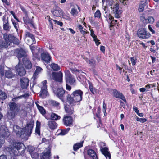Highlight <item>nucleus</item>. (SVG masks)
<instances>
[{
    "mask_svg": "<svg viewBox=\"0 0 159 159\" xmlns=\"http://www.w3.org/2000/svg\"><path fill=\"white\" fill-rule=\"evenodd\" d=\"M50 103L52 106L57 107L59 106V103L54 100H51L50 101Z\"/></svg>",
    "mask_w": 159,
    "mask_h": 159,
    "instance_id": "nucleus-45",
    "label": "nucleus"
},
{
    "mask_svg": "<svg viewBox=\"0 0 159 159\" xmlns=\"http://www.w3.org/2000/svg\"><path fill=\"white\" fill-rule=\"evenodd\" d=\"M93 40L95 41V43L97 46H98L100 44V43L99 42V40L97 38L94 39Z\"/></svg>",
    "mask_w": 159,
    "mask_h": 159,
    "instance_id": "nucleus-59",
    "label": "nucleus"
},
{
    "mask_svg": "<svg viewBox=\"0 0 159 159\" xmlns=\"http://www.w3.org/2000/svg\"><path fill=\"white\" fill-rule=\"evenodd\" d=\"M24 144L23 143L20 142L14 143L13 144V147L11 148V151L13 152L14 155L18 156L20 154L19 151L21 149L22 146Z\"/></svg>",
    "mask_w": 159,
    "mask_h": 159,
    "instance_id": "nucleus-6",
    "label": "nucleus"
},
{
    "mask_svg": "<svg viewBox=\"0 0 159 159\" xmlns=\"http://www.w3.org/2000/svg\"><path fill=\"white\" fill-rule=\"evenodd\" d=\"M2 21L3 24L7 23L8 22V17L6 15H4L2 18Z\"/></svg>",
    "mask_w": 159,
    "mask_h": 159,
    "instance_id": "nucleus-51",
    "label": "nucleus"
},
{
    "mask_svg": "<svg viewBox=\"0 0 159 159\" xmlns=\"http://www.w3.org/2000/svg\"><path fill=\"white\" fill-rule=\"evenodd\" d=\"M70 13L71 14L74 16H77L78 13L77 9V8L75 7L74 8H72Z\"/></svg>",
    "mask_w": 159,
    "mask_h": 159,
    "instance_id": "nucleus-40",
    "label": "nucleus"
},
{
    "mask_svg": "<svg viewBox=\"0 0 159 159\" xmlns=\"http://www.w3.org/2000/svg\"><path fill=\"white\" fill-rule=\"evenodd\" d=\"M106 105L104 102H103V103L102 111L104 113V115L105 116L106 115Z\"/></svg>",
    "mask_w": 159,
    "mask_h": 159,
    "instance_id": "nucleus-53",
    "label": "nucleus"
},
{
    "mask_svg": "<svg viewBox=\"0 0 159 159\" xmlns=\"http://www.w3.org/2000/svg\"><path fill=\"white\" fill-rule=\"evenodd\" d=\"M33 127V124L30 123L28 124L25 127V129H24L15 125L13 126V129L16 135L19 137L21 136L25 133L26 135L30 136L32 133Z\"/></svg>",
    "mask_w": 159,
    "mask_h": 159,
    "instance_id": "nucleus-1",
    "label": "nucleus"
},
{
    "mask_svg": "<svg viewBox=\"0 0 159 159\" xmlns=\"http://www.w3.org/2000/svg\"><path fill=\"white\" fill-rule=\"evenodd\" d=\"M3 38L6 40L8 39L9 42H11V44L12 42L16 44H18L19 43V40L12 34L8 35L7 34H3Z\"/></svg>",
    "mask_w": 159,
    "mask_h": 159,
    "instance_id": "nucleus-10",
    "label": "nucleus"
},
{
    "mask_svg": "<svg viewBox=\"0 0 159 159\" xmlns=\"http://www.w3.org/2000/svg\"><path fill=\"white\" fill-rule=\"evenodd\" d=\"M148 23L152 24L154 22V19L152 16H149L147 18Z\"/></svg>",
    "mask_w": 159,
    "mask_h": 159,
    "instance_id": "nucleus-46",
    "label": "nucleus"
},
{
    "mask_svg": "<svg viewBox=\"0 0 159 159\" xmlns=\"http://www.w3.org/2000/svg\"><path fill=\"white\" fill-rule=\"evenodd\" d=\"M23 20L24 22L25 23H30L32 26L34 28L35 26L34 22L30 20H29L27 17H23Z\"/></svg>",
    "mask_w": 159,
    "mask_h": 159,
    "instance_id": "nucleus-38",
    "label": "nucleus"
},
{
    "mask_svg": "<svg viewBox=\"0 0 159 159\" xmlns=\"http://www.w3.org/2000/svg\"><path fill=\"white\" fill-rule=\"evenodd\" d=\"M88 154L93 159H98L97 155L94 150L90 149L88 150Z\"/></svg>",
    "mask_w": 159,
    "mask_h": 159,
    "instance_id": "nucleus-28",
    "label": "nucleus"
},
{
    "mask_svg": "<svg viewBox=\"0 0 159 159\" xmlns=\"http://www.w3.org/2000/svg\"><path fill=\"white\" fill-rule=\"evenodd\" d=\"M54 92L57 96L62 102H65L66 100L67 101V98L69 94L62 88H58L54 90Z\"/></svg>",
    "mask_w": 159,
    "mask_h": 159,
    "instance_id": "nucleus-4",
    "label": "nucleus"
},
{
    "mask_svg": "<svg viewBox=\"0 0 159 159\" xmlns=\"http://www.w3.org/2000/svg\"><path fill=\"white\" fill-rule=\"evenodd\" d=\"M7 95L5 92L0 91V99L3 100L7 98Z\"/></svg>",
    "mask_w": 159,
    "mask_h": 159,
    "instance_id": "nucleus-43",
    "label": "nucleus"
},
{
    "mask_svg": "<svg viewBox=\"0 0 159 159\" xmlns=\"http://www.w3.org/2000/svg\"><path fill=\"white\" fill-rule=\"evenodd\" d=\"M17 57L18 58L19 60V62H20V60H21L20 58L23 57H26V52L25 51L22 49H20L18 51V53L17 54Z\"/></svg>",
    "mask_w": 159,
    "mask_h": 159,
    "instance_id": "nucleus-26",
    "label": "nucleus"
},
{
    "mask_svg": "<svg viewBox=\"0 0 159 159\" xmlns=\"http://www.w3.org/2000/svg\"><path fill=\"white\" fill-rule=\"evenodd\" d=\"M148 29L149 30L152 32L153 34H154L155 33V31L154 30L152 29V27H151L150 25H148Z\"/></svg>",
    "mask_w": 159,
    "mask_h": 159,
    "instance_id": "nucleus-60",
    "label": "nucleus"
},
{
    "mask_svg": "<svg viewBox=\"0 0 159 159\" xmlns=\"http://www.w3.org/2000/svg\"><path fill=\"white\" fill-rule=\"evenodd\" d=\"M140 19L141 21H142L144 25H146L148 23L147 19L145 18L144 16H141Z\"/></svg>",
    "mask_w": 159,
    "mask_h": 159,
    "instance_id": "nucleus-47",
    "label": "nucleus"
},
{
    "mask_svg": "<svg viewBox=\"0 0 159 159\" xmlns=\"http://www.w3.org/2000/svg\"><path fill=\"white\" fill-rule=\"evenodd\" d=\"M30 48L32 51L33 60L40 59V54L42 52V49L40 48L35 46L30 45Z\"/></svg>",
    "mask_w": 159,
    "mask_h": 159,
    "instance_id": "nucleus-5",
    "label": "nucleus"
},
{
    "mask_svg": "<svg viewBox=\"0 0 159 159\" xmlns=\"http://www.w3.org/2000/svg\"><path fill=\"white\" fill-rule=\"evenodd\" d=\"M9 135L10 133L7 128H2L0 129V137L7 138Z\"/></svg>",
    "mask_w": 159,
    "mask_h": 159,
    "instance_id": "nucleus-18",
    "label": "nucleus"
},
{
    "mask_svg": "<svg viewBox=\"0 0 159 159\" xmlns=\"http://www.w3.org/2000/svg\"><path fill=\"white\" fill-rule=\"evenodd\" d=\"M35 133L37 134L38 135H40V128H36L35 130Z\"/></svg>",
    "mask_w": 159,
    "mask_h": 159,
    "instance_id": "nucleus-58",
    "label": "nucleus"
},
{
    "mask_svg": "<svg viewBox=\"0 0 159 159\" xmlns=\"http://www.w3.org/2000/svg\"><path fill=\"white\" fill-rule=\"evenodd\" d=\"M50 67L52 70L54 71H57L60 70V67L58 65L54 63H52Z\"/></svg>",
    "mask_w": 159,
    "mask_h": 159,
    "instance_id": "nucleus-35",
    "label": "nucleus"
},
{
    "mask_svg": "<svg viewBox=\"0 0 159 159\" xmlns=\"http://www.w3.org/2000/svg\"><path fill=\"white\" fill-rule=\"evenodd\" d=\"M133 109L137 113L139 112V111L137 107L135 106H133Z\"/></svg>",
    "mask_w": 159,
    "mask_h": 159,
    "instance_id": "nucleus-62",
    "label": "nucleus"
},
{
    "mask_svg": "<svg viewBox=\"0 0 159 159\" xmlns=\"http://www.w3.org/2000/svg\"><path fill=\"white\" fill-rule=\"evenodd\" d=\"M47 125L51 130H54L57 127V124L56 122L51 120L48 121Z\"/></svg>",
    "mask_w": 159,
    "mask_h": 159,
    "instance_id": "nucleus-27",
    "label": "nucleus"
},
{
    "mask_svg": "<svg viewBox=\"0 0 159 159\" xmlns=\"http://www.w3.org/2000/svg\"><path fill=\"white\" fill-rule=\"evenodd\" d=\"M2 2L4 3V4L7 5H9V3L7 0H2Z\"/></svg>",
    "mask_w": 159,
    "mask_h": 159,
    "instance_id": "nucleus-63",
    "label": "nucleus"
},
{
    "mask_svg": "<svg viewBox=\"0 0 159 159\" xmlns=\"http://www.w3.org/2000/svg\"><path fill=\"white\" fill-rule=\"evenodd\" d=\"M70 128H67L61 130L60 134L61 135H64L67 134L70 130Z\"/></svg>",
    "mask_w": 159,
    "mask_h": 159,
    "instance_id": "nucleus-44",
    "label": "nucleus"
},
{
    "mask_svg": "<svg viewBox=\"0 0 159 159\" xmlns=\"http://www.w3.org/2000/svg\"><path fill=\"white\" fill-rule=\"evenodd\" d=\"M137 34L139 38L143 39H148L151 36L150 34L147 32L146 29L143 28L139 29Z\"/></svg>",
    "mask_w": 159,
    "mask_h": 159,
    "instance_id": "nucleus-8",
    "label": "nucleus"
},
{
    "mask_svg": "<svg viewBox=\"0 0 159 159\" xmlns=\"http://www.w3.org/2000/svg\"><path fill=\"white\" fill-rule=\"evenodd\" d=\"M3 29L6 31H9L11 28V26L9 25V22L6 23V24H3Z\"/></svg>",
    "mask_w": 159,
    "mask_h": 159,
    "instance_id": "nucleus-42",
    "label": "nucleus"
},
{
    "mask_svg": "<svg viewBox=\"0 0 159 159\" xmlns=\"http://www.w3.org/2000/svg\"><path fill=\"white\" fill-rule=\"evenodd\" d=\"M102 154L105 157L106 159H111L110 153L108 151V148L106 147L103 148L101 149Z\"/></svg>",
    "mask_w": 159,
    "mask_h": 159,
    "instance_id": "nucleus-22",
    "label": "nucleus"
},
{
    "mask_svg": "<svg viewBox=\"0 0 159 159\" xmlns=\"http://www.w3.org/2000/svg\"><path fill=\"white\" fill-rule=\"evenodd\" d=\"M13 24L15 28L16 29L17 31L18 30V23L16 22L15 21H12Z\"/></svg>",
    "mask_w": 159,
    "mask_h": 159,
    "instance_id": "nucleus-56",
    "label": "nucleus"
},
{
    "mask_svg": "<svg viewBox=\"0 0 159 159\" xmlns=\"http://www.w3.org/2000/svg\"><path fill=\"white\" fill-rule=\"evenodd\" d=\"M105 1L106 2L107 4L108 3V6H109L113 10L115 17L117 18H119L121 12L118 10L119 5L117 1L116 0H102V2L103 5L104 4Z\"/></svg>",
    "mask_w": 159,
    "mask_h": 159,
    "instance_id": "nucleus-3",
    "label": "nucleus"
},
{
    "mask_svg": "<svg viewBox=\"0 0 159 159\" xmlns=\"http://www.w3.org/2000/svg\"><path fill=\"white\" fill-rule=\"evenodd\" d=\"M48 21L49 22V26L50 28H51L52 29H53V24L52 21L54 22L55 24H57L58 25L60 26H62L63 25V23L61 22H60L54 20H52V19H51L50 18H49Z\"/></svg>",
    "mask_w": 159,
    "mask_h": 159,
    "instance_id": "nucleus-25",
    "label": "nucleus"
},
{
    "mask_svg": "<svg viewBox=\"0 0 159 159\" xmlns=\"http://www.w3.org/2000/svg\"><path fill=\"white\" fill-rule=\"evenodd\" d=\"M47 81L44 80L41 83V90L39 93V96L43 98H46L48 95L47 91Z\"/></svg>",
    "mask_w": 159,
    "mask_h": 159,
    "instance_id": "nucleus-7",
    "label": "nucleus"
},
{
    "mask_svg": "<svg viewBox=\"0 0 159 159\" xmlns=\"http://www.w3.org/2000/svg\"><path fill=\"white\" fill-rule=\"evenodd\" d=\"M29 96V93H25L24 95H22L18 96L17 97H16L12 99V101H15V100L16 99H21L23 98H28Z\"/></svg>",
    "mask_w": 159,
    "mask_h": 159,
    "instance_id": "nucleus-37",
    "label": "nucleus"
},
{
    "mask_svg": "<svg viewBox=\"0 0 159 159\" xmlns=\"http://www.w3.org/2000/svg\"><path fill=\"white\" fill-rule=\"evenodd\" d=\"M55 9L52 10L51 12L53 14L56 16H60L63 15V11L60 8L58 7H56Z\"/></svg>",
    "mask_w": 159,
    "mask_h": 159,
    "instance_id": "nucleus-17",
    "label": "nucleus"
},
{
    "mask_svg": "<svg viewBox=\"0 0 159 159\" xmlns=\"http://www.w3.org/2000/svg\"><path fill=\"white\" fill-rule=\"evenodd\" d=\"M25 35L26 37L30 38L32 40V42L31 44H35L36 43V41L35 40L34 37V35L29 32L26 33Z\"/></svg>",
    "mask_w": 159,
    "mask_h": 159,
    "instance_id": "nucleus-32",
    "label": "nucleus"
},
{
    "mask_svg": "<svg viewBox=\"0 0 159 159\" xmlns=\"http://www.w3.org/2000/svg\"><path fill=\"white\" fill-rule=\"evenodd\" d=\"M41 59L43 63L48 64L51 61V57L48 52H43L41 54Z\"/></svg>",
    "mask_w": 159,
    "mask_h": 159,
    "instance_id": "nucleus-12",
    "label": "nucleus"
},
{
    "mask_svg": "<svg viewBox=\"0 0 159 159\" xmlns=\"http://www.w3.org/2000/svg\"><path fill=\"white\" fill-rule=\"evenodd\" d=\"M51 118L52 120H55L60 119L61 118V117L57 115L55 113H52Z\"/></svg>",
    "mask_w": 159,
    "mask_h": 159,
    "instance_id": "nucleus-41",
    "label": "nucleus"
},
{
    "mask_svg": "<svg viewBox=\"0 0 159 159\" xmlns=\"http://www.w3.org/2000/svg\"><path fill=\"white\" fill-rule=\"evenodd\" d=\"M137 121H139L141 123H144L147 121V119L144 118H139L137 117L136 119Z\"/></svg>",
    "mask_w": 159,
    "mask_h": 159,
    "instance_id": "nucleus-50",
    "label": "nucleus"
},
{
    "mask_svg": "<svg viewBox=\"0 0 159 159\" xmlns=\"http://www.w3.org/2000/svg\"><path fill=\"white\" fill-rule=\"evenodd\" d=\"M0 73L2 76L4 75V67L0 66Z\"/></svg>",
    "mask_w": 159,
    "mask_h": 159,
    "instance_id": "nucleus-52",
    "label": "nucleus"
},
{
    "mask_svg": "<svg viewBox=\"0 0 159 159\" xmlns=\"http://www.w3.org/2000/svg\"><path fill=\"white\" fill-rule=\"evenodd\" d=\"M64 124L66 126H70L72 125L73 119L71 117L65 115L62 119Z\"/></svg>",
    "mask_w": 159,
    "mask_h": 159,
    "instance_id": "nucleus-14",
    "label": "nucleus"
},
{
    "mask_svg": "<svg viewBox=\"0 0 159 159\" xmlns=\"http://www.w3.org/2000/svg\"><path fill=\"white\" fill-rule=\"evenodd\" d=\"M83 92L80 90H77L73 92L71 97L70 95H68L67 101L70 104L73 106L75 105L77 102H80L82 100Z\"/></svg>",
    "mask_w": 159,
    "mask_h": 159,
    "instance_id": "nucleus-2",
    "label": "nucleus"
},
{
    "mask_svg": "<svg viewBox=\"0 0 159 159\" xmlns=\"http://www.w3.org/2000/svg\"><path fill=\"white\" fill-rule=\"evenodd\" d=\"M83 141H82L79 143L75 144L73 146V149L75 151H76L82 147Z\"/></svg>",
    "mask_w": 159,
    "mask_h": 159,
    "instance_id": "nucleus-36",
    "label": "nucleus"
},
{
    "mask_svg": "<svg viewBox=\"0 0 159 159\" xmlns=\"http://www.w3.org/2000/svg\"><path fill=\"white\" fill-rule=\"evenodd\" d=\"M51 148L49 147L47 148L45 150L44 153L41 159H49L50 156Z\"/></svg>",
    "mask_w": 159,
    "mask_h": 159,
    "instance_id": "nucleus-21",
    "label": "nucleus"
},
{
    "mask_svg": "<svg viewBox=\"0 0 159 159\" xmlns=\"http://www.w3.org/2000/svg\"><path fill=\"white\" fill-rule=\"evenodd\" d=\"M21 86L22 89H26L29 85V80L26 78H22L20 80Z\"/></svg>",
    "mask_w": 159,
    "mask_h": 159,
    "instance_id": "nucleus-19",
    "label": "nucleus"
},
{
    "mask_svg": "<svg viewBox=\"0 0 159 159\" xmlns=\"http://www.w3.org/2000/svg\"><path fill=\"white\" fill-rule=\"evenodd\" d=\"M5 76L8 78H11L14 76V74L11 71V69H9L5 71Z\"/></svg>",
    "mask_w": 159,
    "mask_h": 159,
    "instance_id": "nucleus-29",
    "label": "nucleus"
},
{
    "mask_svg": "<svg viewBox=\"0 0 159 159\" xmlns=\"http://www.w3.org/2000/svg\"><path fill=\"white\" fill-rule=\"evenodd\" d=\"M22 61L26 68L30 69L32 68V64L28 58L27 57H23Z\"/></svg>",
    "mask_w": 159,
    "mask_h": 159,
    "instance_id": "nucleus-20",
    "label": "nucleus"
},
{
    "mask_svg": "<svg viewBox=\"0 0 159 159\" xmlns=\"http://www.w3.org/2000/svg\"><path fill=\"white\" fill-rule=\"evenodd\" d=\"M65 110L66 113L69 115H71L74 113V108L72 107H65Z\"/></svg>",
    "mask_w": 159,
    "mask_h": 159,
    "instance_id": "nucleus-31",
    "label": "nucleus"
},
{
    "mask_svg": "<svg viewBox=\"0 0 159 159\" xmlns=\"http://www.w3.org/2000/svg\"><path fill=\"white\" fill-rule=\"evenodd\" d=\"M10 109L11 111L19 112L20 110V107L18 105L14 102H10L8 104Z\"/></svg>",
    "mask_w": 159,
    "mask_h": 159,
    "instance_id": "nucleus-16",
    "label": "nucleus"
},
{
    "mask_svg": "<svg viewBox=\"0 0 159 159\" xmlns=\"http://www.w3.org/2000/svg\"><path fill=\"white\" fill-rule=\"evenodd\" d=\"M18 113L16 112V111H12V112L9 114V115L10 116L11 118H13L15 117L16 115Z\"/></svg>",
    "mask_w": 159,
    "mask_h": 159,
    "instance_id": "nucleus-54",
    "label": "nucleus"
},
{
    "mask_svg": "<svg viewBox=\"0 0 159 159\" xmlns=\"http://www.w3.org/2000/svg\"><path fill=\"white\" fill-rule=\"evenodd\" d=\"M86 30L85 29H84V30L83 29L82 30H81L80 31V32L81 33V34H82L83 35H84L86 34L87 33V32L85 31Z\"/></svg>",
    "mask_w": 159,
    "mask_h": 159,
    "instance_id": "nucleus-64",
    "label": "nucleus"
},
{
    "mask_svg": "<svg viewBox=\"0 0 159 159\" xmlns=\"http://www.w3.org/2000/svg\"><path fill=\"white\" fill-rule=\"evenodd\" d=\"M101 16V13H100V11L99 10H97L94 14V17H95L100 18Z\"/></svg>",
    "mask_w": 159,
    "mask_h": 159,
    "instance_id": "nucleus-48",
    "label": "nucleus"
},
{
    "mask_svg": "<svg viewBox=\"0 0 159 159\" xmlns=\"http://www.w3.org/2000/svg\"><path fill=\"white\" fill-rule=\"evenodd\" d=\"M65 77L67 83L73 84L75 81L74 78L71 75L70 72L67 70L65 71Z\"/></svg>",
    "mask_w": 159,
    "mask_h": 159,
    "instance_id": "nucleus-11",
    "label": "nucleus"
},
{
    "mask_svg": "<svg viewBox=\"0 0 159 159\" xmlns=\"http://www.w3.org/2000/svg\"><path fill=\"white\" fill-rule=\"evenodd\" d=\"M35 103L36 104V105L38 109L41 113L42 114H45V110L44 109V108L43 107L39 106L36 103Z\"/></svg>",
    "mask_w": 159,
    "mask_h": 159,
    "instance_id": "nucleus-39",
    "label": "nucleus"
},
{
    "mask_svg": "<svg viewBox=\"0 0 159 159\" xmlns=\"http://www.w3.org/2000/svg\"><path fill=\"white\" fill-rule=\"evenodd\" d=\"M112 95L115 98L121 99L124 102H126L125 97L122 93L119 92L116 89H114L113 90Z\"/></svg>",
    "mask_w": 159,
    "mask_h": 159,
    "instance_id": "nucleus-15",
    "label": "nucleus"
},
{
    "mask_svg": "<svg viewBox=\"0 0 159 159\" xmlns=\"http://www.w3.org/2000/svg\"><path fill=\"white\" fill-rule=\"evenodd\" d=\"M52 79L59 83H62L63 82L62 73L61 71L58 72H52Z\"/></svg>",
    "mask_w": 159,
    "mask_h": 159,
    "instance_id": "nucleus-9",
    "label": "nucleus"
},
{
    "mask_svg": "<svg viewBox=\"0 0 159 159\" xmlns=\"http://www.w3.org/2000/svg\"><path fill=\"white\" fill-rule=\"evenodd\" d=\"M91 34L90 35L91 36L93 37V39H96L97 38V37L96 35H95L94 31L92 29H91L90 30Z\"/></svg>",
    "mask_w": 159,
    "mask_h": 159,
    "instance_id": "nucleus-55",
    "label": "nucleus"
},
{
    "mask_svg": "<svg viewBox=\"0 0 159 159\" xmlns=\"http://www.w3.org/2000/svg\"><path fill=\"white\" fill-rule=\"evenodd\" d=\"M5 40V42H4L2 40H0V49H2L3 48H6L8 46L11 45V42H9L8 39L7 40Z\"/></svg>",
    "mask_w": 159,
    "mask_h": 159,
    "instance_id": "nucleus-23",
    "label": "nucleus"
},
{
    "mask_svg": "<svg viewBox=\"0 0 159 159\" xmlns=\"http://www.w3.org/2000/svg\"><path fill=\"white\" fill-rule=\"evenodd\" d=\"M4 140L3 139H1V138L0 137V148L2 147V145L4 143Z\"/></svg>",
    "mask_w": 159,
    "mask_h": 159,
    "instance_id": "nucleus-61",
    "label": "nucleus"
},
{
    "mask_svg": "<svg viewBox=\"0 0 159 159\" xmlns=\"http://www.w3.org/2000/svg\"><path fill=\"white\" fill-rule=\"evenodd\" d=\"M105 17L106 18V20L109 23H110L111 25H112L113 24H116L117 22V20H113L114 17L110 15L108 16L106 15H104Z\"/></svg>",
    "mask_w": 159,
    "mask_h": 159,
    "instance_id": "nucleus-24",
    "label": "nucleus"
},
{
    "mask_svg": "<svg viewBox=\"0 0 159 159\" xmlns=\"http://www.w3.org/2000/svg\"><path fill=\"white\" fill-rule=\"evenodd\" d=\"M42 70L43 69L41 67L39 66L36 67V70L34 73L33 76V78L34 80L36 79V77L38 75L39 73L41 72Z\"/></svg>",
    "mask_w": 159,
    "mask_h": 159,
    "instance_id": "nucleus-30",
    "label": "nucleus"
},
{
    "mask_svg": "<svg viewBox=\"0 0 159 159\" xmlns=\"http://www.w3.org/2000/svg\"><path fill=\"white\" fill-rule=\"evenodd\" d=\"M130 60L131 61L132 65L134 66L135 65L136 63V61L134 57H132L130 58Z\"/></svg>",
    "mask_w": 159,
    "mask_h": 159,
    "instance_id": "nucleus-57",
    "label": "nucleus"
},
{
    "mask_svg": "<svg viewBox=\"0 0 159 159\" xmlns=\"http://www.w3.org/2000/svg\"><path fill=\"white\" fill-rule=\"evenodd\" d=\"M89 90L93 94H96L97 93V89L93 86L92 83L90 82H89Z\"/></svg>",
    "mask_w": 159,
    "mask_h": 159,
    "instance_id": "nucleus-33",
    "label": "nucleus"
},
{
    "mask_svg": "<svg viewBox=\"0 0 159 159\" xmlns=\"http://www.w3.org/2000/svg\"><path fill=\"white\" fill-rule=\"evenodd\" d=\"M144 5L143 4H141L139 6L138 9V11L139 12H141L143 11L144 10Z\"/></svg>",
    "mask_w": 159,
    "mask_h": 159,
    "instance_id": "nucleus-49",
    "label": "nucleus"
},
{
    "mask_svg": "<svg viewBox=\"0 0 159 159\" xmlns=\"http://www.w3.org/2000/svg\"><path fill=\"white\" fill-rule=\"evenodd\" d=\"M16 69L19 76H22L25 75L26 71L23 64L20 62H19L18 64L16 66Z\"/></svg>",
    "mask_w": 159,
    "mask_h": 159,
    "instance_id": "nucleus-13",
    "label": "nucleus"
},
{
    "mask_svg": "<svg viewBox=\"0 0 159 159\" xmlns=\"http://www.w3.org/2000/svg\"><path fill=\"white\" fill-rule=\"evenodd\" d=\"M83 59L86 61L87 62L91 65L94 66L96 64V61L93 59H91L90 60H89L87 58L85 57H83Z\"/></svg>",
    "mask_w": 159,
    "mask_h": 159,
    "instance_id": "nucleus-34",
    "label": "nucleus"
}]
</instances>
